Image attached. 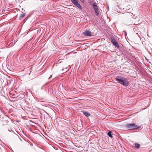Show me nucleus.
<instances>
[{
	"label": "nucleus",
	"mask_w": 152,
	"mask_h": 152,
	"mask_svg": "<svg viewBox=\"0 0 152 152\" xmlns=\"http://www.w3.org/2000/svg\"><path fill=\"white\" fill-rule=\"evenodd\" d=\"M116 79L118 83L125 86H127L129 85V82L128 79L123 76L121 75L117 76Z\"/></svg>",
	"instance_id": "obj_1"
},
{
	"label": "nucleus",
	"mask_w": 152,
	"mask_h": 152,
	"mask_svg": "<svg viewBox=\"0 0 152 152\" xmlns=\"http://www.w3.org/2000/svg\"><path fill=\"white\" fill-rule=\"evenodd\" d=\"M125 127L126 129L129 130H135L140 128V127L134 123H129L126 124Z\"/></svg>",
	"instance_id": "obj_2"
},
{
	"label": "nucleus",
	"mask_w": 152,
	"mask_h": 152,
	"mask_svg": "<svg viewBox=\"0 0 152 152\" xmlns=\"http://www.w3.org/2000/svg\"><path fill=\"white\" fill-rule=\"evenodd\" d=\"M72 2L77 7L80 9H82V7L80 4L78 2L77 0H71Z\"/></svg>",
	"instance_id": "obj_3"
},
{
	"label": "nucleus",
	"mask_w": 152,
	"mask_h": 152,
	"mask_svg": "<svg viewBox=\"0 0 152 152\" xmlns=\"http://www.w3.org/2000/svg\"><path fill=\"white\" fill-rule=\"evenodd\" d=\"M110 40L111 43L114 46H115L116 47L118 48H119V45H118L117 42L115 41L114 38L111 37Z\"/></svg>",
	"instance_id": "obj_4"
},
{
	"label": "nucleus",
	"mask_w": 152,
	"mask_h": 152,
	"mask_svg": "<svg viewBox=\"0 0 152 152\" xmlns=\"http://www.w3.org/2000/svg\"><path fill=\"white\" fill-rule=\"evenodd\" d=\"M83 34L86 36H91L93 35V33L89 30H87L83 32Z\"/></svg>",
	"instance_id": "obj_5"
},
{
	"label": "nucleus",
	"mask_w": 152,
	"mask_h": 152,
	"mask_svg": "<svg viewBox=\"0 0 152 152\" xmlns=\"http://www.w3.org/2000/svg\"><path fill=\"white\" fill-rule=\"evenodd\" d=\"M83 114L86 117H88L91 115V114L88 112L83 111Z\"/></svg>",
	"instance_id": "obj_6"
},
{
	"label": "nucleus",
	"mask_w": 152,
	"mask_h": 152,
	"mask_svg": "<svg viewBox=\"0 0 152 152\" xmlns=\"http://www.w3.org/2000/svg\"><path fill=\"white\" fill-rule=\"evenodd\" d=\"M140 147V145L138 143H137L135 144V147L136 149H138Z\"/></svg>",
	"instance_id": "obj_7"
},
{
	"label": "nucleus",
	"mask_w": 152,
	"mask_h": 152,
	"mask_svg": "<svg viewBox=\"0 0 152 152\" xmlns=\"http://www.w3.org/2000/svg\"><path fill=\"white\" fill-rule=\"evenodd\" d=\"M93 7L94 10L98 9V7L96 3H94L93 5Z\"/></svg>",
	"instance_id": "obj_8"
},
{
	"label": "nucleus",
	"mask_w": 152,
	"mask_h": 152,
	"mask_svg": "<svg viewBox=\"0 0 152 152\" xmlns=\"http://www.w3.org/2000/svg\"><path fill=\"white\" fill-rule=\"evenodd\" d=\"M112 132L111 131H109L107 133V134L109 137L112 138L113 137L112 135L111 134Z\"/></svg>",
	"instance_id": "obj_9"
},
{
	"label": "nucleus",
	"mask_w": 152,
	"mask_h": 152,
	"mask_svg": "<svg viewBox=\"0 0 152 152\" xmlns=\"http://www.w3.org/2000/svg\"><path fill=\"white\" fill-rule=\"evenodd\" d=\"M94 11L96 15L98 16L99 14V11L98 9L94 10Z\"/></svg>",
	"instance_id": "obj_10"
},
{
	"label": "nucleus",
	"mask_w": 152,
	"mask_h": 152,
	"mask_svg": "<svg viewBox=\"0 0 152 152\" xmlns=\"http://www.w3.org/2000/svg\"><path fill=\"white\" fill-rule=\"evenodd\" d=\"M26 15V13H24L23 14H21V15H20V17L21 18H23V17H24V16L25 15Z\"/></svg>",
	"instance_id": "obj_11"
},
{
	"label": "nucleus",
	"mask_w": 152,
	"mask_h": 152,
	"mask_svg": "<svg viewBox=\"0 0 152 152\" xmlns=\"http://www.w3.org/2000/svg\"><path fill=\"white\" fill-rule=\"evenodd\" d=\"M52 76V75H50V76L49 77L48 79H50Z\"/></svg>",
	"instance_id": "obj_12"
},
{
	"label": "nucleus",
	"mask_w": 152,
	"mask_h": 152,
	"mask_svg": "<svg viewBox=\"0 0 152 152\" xmlns=\"http://www.w3.org/2000/svg\"><path fill=\"white\" fill-rule=\"evenodd\" d=\"M80 1H83V0H80Z\"/></svg>",
	"instance_id": "obj_13"
}]
</instances>
